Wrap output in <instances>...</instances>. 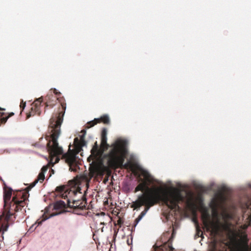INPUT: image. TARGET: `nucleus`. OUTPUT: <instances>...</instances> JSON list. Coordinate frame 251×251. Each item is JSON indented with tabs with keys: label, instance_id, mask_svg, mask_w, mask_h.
<instances>
[{
	"label": "nucleus",
	"instance_id": "obj_25",
	"mask_svg": "<svg viewBox=\"0 0 251 251\" xmlns=\"http://www.w3.org/2000/svg\"><path fill=\"white\" fill-rule=\"evenodd\" d=\"M86 145V141H85V140L82 139V140H80V143H79V147L81 148Z\"/></svg>",
	"mask_w": 251,
	"mask_h": 251
},
{
	"label": "nucleus",
	"instance_id": "obj_21",
	"mask_svg": "<svg viewBox=\"0 0 251 251\" xmlns=\"http://www.w3.org/2000/svg\"><path fill=\"white\" fill-rule=\"evenodd\" d=\"M123 223H124L123 220L121 218L118 217V219L117 221V223H115V226L118 225V226H119V227H121L122 226V225L123 224Z\"/></svg>",
	"mask_w": 251,
	"mask_h": 251
},
{
	"label": "nucleus",
	"instance_id": "obj_7",
	"mask_svg": "<svg viewBox=\"0 0 251 251\" xmlns=\"http://www.w3.org/2000/svg\"><path fill=\"white\" fill-rule=\"evenodd\" d=\"M79 194L80 199H73L72 201L70 199H67V202L69 208L82 210L86 208L87 205L86 198L82 193H79Z\"/></svg>",
	"mask_w": 251,
	"mask_h": 251
},
{
	"label": "nucleus",
	"instance_id": "obj_29",
	"mask_svg": "<svg viewBox=\"0 0 251 251\" xmlns=\"http://www.w3.org/2000/svg\"><path fill=\"white\" fill-rule=\"evenodd\" d=\"M5 109L1 107H0V111H5ZM5 115V113L4 112H0V118H2V116Z\"/></svg>",
	"mask_w": 251,
	"mask_h": 251
},
{
	"label": "nucleus",
	"instance_id": "obj_23",
	"mask_svg": "<svg viewBox=\"0 0 251 251\" xmlns=\"http://www.w3.org/2000/svg\"><path fill=\"white\" fill-rule=\"evenodd\" d=\"M37 183V181H34L33 182H32V183H31V184H30V185H29L28 187H27L26 188V190H27V191H29L30 190H31V189L32 188H33V187H34V186L36 184V183Z\"/></svg>",
	"mask_w": 251,
	"mask_h": 251
},
{
	"label": "nucleus",
	"instance_id": "obj_37",
	"mask_svg": "<svg viewBox=\"0 0 251 251\" xmlns=\"http://www.w3.org/2000/svg\"><path fill=\"white\" fill-rule=\"evenodd\" d=\"M127 243L128 245H129V240H127Z\"/></svg>",
	"mask_w": 251,
	"mask_h": 251
},
{
	"label": "nucleus",
	"instance_id": "obj_30",
	"mask_svg": "<svg viewBox=\"0 0 251 251\" xmlns=\"http://www.w3.org/2000/svg\"><path fill=\"white\" fill-rule=\"evenodd\" d=\"M224 227L226 230H229L230 228V225L228 224H226L224 225Z\"/></svg>",
	"mask_w": 251,
	"mask_h": 251
},
{
	"label": "nucleus",
	"instance_id": "obj_31",
	"mask_svg": "<svg viewBox=\"0 0 251 251\" xmlns=\"http://www.w3.org/2000/svg\"><path fill=\"white\" fill-rule=\"evenodd\" d=\"M85 134H82L80 137V140H85Z\"/></svg>",
	"mask_w": 251,
	"mask_h": 251
},
{
	"label": "nucleus",
	"instance_id": "obj_3",
	"mask_svg": "<svg viewBox=\"0 0 251 251\" xmlns=\"http://www.w3.org/2000/svg\"><path fill=\"white\" fill-rule=\"evenodd\" d=\"M101 148L105 151L108 150L104 157L107 160L108 166L112 169L121 168L127 154V142L118 139L109 145L107 138H101Z\"/></svg>",
	"mask_w": 251,
	"mask_h": 251
},
{
	"label": "nucleus",
	"instance_id": "obj_12",
	"mask_svg": "<svg viewBox=\"0 0 251 251\" xmlns=\"http://www.w3.org/2000/svg\"><path fill=\"white\" fill-rule=\"evenodd\" d=\"M4 192H3V201H4V209L6 208L5 207L8 204L9 201H10L11 196L12 190L11 188L5 186L4 187Z\"/></svg>",
	"mask_w": 251,
	"mask_h": 251
},
{
	"label": "nucleus",
	"instance_id": "obj_4",
	"mask_svg": "<svg viewBox=\"0 0 251 251\" xmlns=\"http://www.w3.org/2000/svg\"><path fill=\"white\" fill-rule=\"evenodd\" d=\"M141 173L142 176L144 177V179L140 178L139 181L141 182L135 188L134 193L139 191H145L144 193H145L151 190L157 192L160 197L163 198V195L161 194L160 188L151 189L149 188V186L154 182V179L149 173L144 170H141Z\"/></svg>",
	"mask_w": 251,
	"mask_h": 251
},
{
	"label": "nucleus",
	"instance_id": "obj_38",
	"mask_svg": "<svg viewBox=\"0 0 251 251\" xmlns=\"http://www.w3.org/2000/svg\"><path fill=\"white\" fill-rule=\"evenodd\" d=\"M221 198H222V199H223V198H224V196H221Z\"/></svg>",
	"mask_w": 251,
	"mask_h": 251
},
{
	"label": "nucleus",
	"instance_id": "obj_18",
	"mask_svg": "<svg viewBox=\"0 0 251 251\" xmlns=\"http://www.w3.org/2000/svg\"><path fill=\"white\" fill-rule=\"evenodd\" d=\"M14 115V113L13 112H11L8 114V115L7 116L0 118V123L1 124H4L6 122L8 119L10 117L13 116Z\"/></svg>",
	"mask_w": 251,
	"mask_h": 251
},
{
	"label": "nucleus",
	"instance_id": "obj_5",
	"mask_svg": "<svg viewBox=\"0 0 251 251\" xmlns=\"http://www.w3.org/2000/svg\"><path fill=\"white\" fill-rule=\"evenodd\" d=\"M176 232L174 228L164 232L161 236V240L163 244L161 245H154V251H173L172 242Z\"/></svg>",
	"mask_w": 251,
	"mask_h": 251
},
{
	"label": "nucleus",
	"instance_id": "obj_34",
	"mask_svg": "<svg viewBox=\"0 0 251 251\" xmlns=\"http://www.w3.org/2000/svg\"><path fill=\"white\" fill-rule=\"evenodd\" d=\"M81 132L82 134H86V130L85 129H83V130H81Z\"/></svg>",
	"mask_w": 251,
	"mask_h": 251
},
{
	"label": "nucleus",
	"instance_id": "obj_24",
	"mask_svg": "<svg viewBox=\"0 0 251 251\" xmlns=\"http://www.w3.org/2000/svg\"><path fill=\"white\" fill-rule=\"evenodd\" d=\"M106 134H107V130L106 128H103L101 132V138H107L106 137Z\"/></svg>",
	"mask_w": 251,
	"mask_h": 251
},
{
	"label": "nucleus",
	"instance_id": "obj_28",
	"mask_svg": "<svg viewBox=\"0 0 251 251\" xmlns=\"http://www.w3.org/2000/svg\"><path fill=\"white\" fill-rule=\"evenodd\" d=\"M80 140L78 139V138H75L74 139V144L75 145L78 146L79 145Z\"/></svg>",
	"mask_w": 251,
	"mask_h": 251
},
{
	"label": "nucleus",
	"instance_id": "obj_6",
	"mask_svg": "<svg viewBox=\"0 0 251 251\" xmlns=\"http://www.w3.org/2000/svg\"><path fill=\"white\" fill-rule=\"evenodd\" d=\"M26 204L25 199L18 201L16 197H13L12 201L10 202V206L7 208H5L4 212L6 213L5 220L9 221L10 218L13 215V213L11 212L13 210V208L15 212H17L22 209Z\"/></svg>",
	"mask_w": 251,
	"mask_h": 251
},
{
	"label": "nucleus",
	"instance_id": "obj_8",
	"mask_svg": "<svg viewBox=\"0 0 251 251\" xmlns=\"http://www.w3.org/2000/svg\"><path fill=\"white\" fill-rule=\"evenodd\" d=\"M43 101L42 97L37 99L31 104L30 111L26 114V119L35 115L39 116L41 114L40 105Z\"/></svg>",
	"mask_w": 251,
	"mask_h": 251
},
{
	"label": "nucleus",
	"instance_id": "obj_20",
	"mask_svg": "<svg viewBox=\"0 0 251 251\" xmlns=\"http://www.w3.org/2000/svg\"><path fill=\"white\" fill-rule=\"evenodd\" d=\"M219 231V226L218 225L213 224L212 227V232L217 234Z\"/></svg>",
	"mask_w": 251,
	"mask_h": 251
},
{
	"label": "nucleus",
	"instance_id": "obj_33",
	"mask_svg": "<svg viewBox=\"0 0 251 251\" xmlns=\"http://www.w3.org/2000/svg\"><path fill=\"white\" fill-rule=\"evenodd\" d=\"M140 220H138V218H136L135 220V226L138 224V223L139 222Z\"/></svg>",
	"mask_w": 251,
	"mask_h": 251
},
{
	"label": "nucleus",
	"instance_id": "obj_2",
	"mask_svg": "<svg viewBox=\"0 0 251 251\" xmlns=\"http://www.w3.org/2000/svg\"><path fill=\"white\" fill-rule=\"evenodd\" d=\"M183 200L184 197L179 190L165 194L161 198L157 192L151 190L139 196L137 200L133 202L131 207L137 209L144 206V210L140 214L143 217L151 207L157 204L160 201H162L171 210H176L179 208L178 204Z\"/></svg>",
	"mask_w": 251,
	"mask_h": 251
},
{
	"label": "nucleus",
	"instance_id": "obj_19",
	"mask_svg": "<svg viewBox=\"0 0 251 251\" xmlns=\"http://www.w3.org/2000/svg\"><path fill=\"white\" fill-rule=\"evenodd\" d=\"M45 179V175L43 173V172H40L37 178L35 180L38 182V181L42 183Z\"/></svg>",
	"mask_w": 251,
	"mask_h": 251
},
{
	"label": "nucleus",
	"instance_id": "obj_11",
	"mask_svg": "<svg viewBox=\"0 0 251 251\" xmlns=\"http://www.w3.org/2000/svg\"><path fill=\"white\" fill-rule=\"evenodd\" d=\"M80 189L78 187L77 189H75V188L73 190H70L68 192V195L69 196V198H68V196L67 195L66 192H65L64 193L62 194V197H66L68 199H70L71 201H72L73 199H80V195L79 193H81L80 191Z\"/></svg>",
	"mask_w": 251,
	"mask_h": 251
},
{
	"label": "nucleus",
	"instance_id": "obj_1",
	"mask_svg": "<svg viewBox=\"0 0 251 251\" xmlns=\"http://www.w3.org/2000/svg\"><path fill=\"white\" fill-rule=\"evenodd\" d=\"M57 100L61 103L63 111L59 112L56 117H52L50 120V136L51 139L47 144V148L50 157L49 164H51L53 166L58 163L60 160L59 155H62V158L65 159L66 163L70 166V169L74 171L73 167L76 165V153L69 148L68 152L63 154V149L59 146L57 142V139L60 134V127L63 122L66 104L61 101L59 99L56 98L53 95H48L45 99L46 107H52L56 104Z\"/></svg>",
	"mask_w": 251,
	"mask_h": 251
},
{
	"label": "nucleus",
	"instance_id": "obj_10",
	"mask_svg": "<svg viewBox=\"0 0 251 251\" xmlns=\"http://www.w3.org/2000/svg\"><path fill=\"white\" fill-rule=\"evenodd\" d=\"M107 164H108L107 163ZM107 165L108 166H105L102 164L97 165L94 168L95 173L98 175L101 176H103L105 173H110L109 169H111V168L108 166V165ZM111 169H112L111 168Z\"/></svg>",
	"mask_w": 251,
	"mask_h": 251
},
{
	"label": "nucleus",
	"instance_id": "obj_26",
	"mask_svg": "<svg viewBox=\"0 0 251 251\" xmlns=\"http://www.w3.org/2000/svg\"><path fill=\"white\" fill-rule=\"evenodd\" d=\"M49 165H46L43 166L41 170V172H43V174H45L46 172L49 168Z\"/></svg>",
	"mask_w": 251,
	"mask_h": 251
},
{
	"label": "nucleus",
	"instance_id": "obj_14",
	"mask_svg": "<svg viewBox=\"0 0 251 251\" xmlns=\"http://www.w3.org/2000/svg\"><path fill=\"white\" fill-rule=\"evenodd\" d=\"M53 207L54 209L56 210L66 208L68 207L67 203H66L62 201H59L55 202L54 204Z\"/></svg>",
	"mask_w": 251,
	"mask_h": 251
},
{
	"label": "nucleus",
	"instance_id": "obj_36",
	"mask_svg": "<svg viewBox=\"0 0 251 251\" xmlns=\"http://www.w3.org/2000/svg\"><path fill=\"white\" fill-rule=\"evenodd\" d=\"M191 204H192V205L193 206H196L195 204H194V203H192Z\"/></svg>",
	"mask_w": 251,
	"mask_h": 251
},
{
	"label": "nucleus",
	"instance_id": "obj_27",
	"mask_svg": "<svg viewBox=\"0 0 251 251\" xmlns=\"http://www.w3.org/2000/svg\"><path fill=\"white\" fill-rule=\"evenodd\" d=\"M56 191H59L60 193H62L65 191V187L64 186L57 187L56 188Z\"/></svg>",
	"mask_w": 251,
	"mask_h": 251
},
{
	"label": "nucleus",
	"instance_id": "obj_9",
	"mask_svg": "<svg viewBox=\"0 0 251 251\" xmlns=\"http://www.w3.org/2000/svg\"><path fill=\"white\" fill-rule=\"evenodd\" d=\"M100 123H103L104 124H109L110 123V119L108 116L107 115H104L101 116L100 118H96L94 120L88 122L85 127L86 128H89Z\"/></svg>",
	"mask_w": 251,
	"mask_h": 251
},
{
	"label": "nucleus",
	"instance_id": "obj_15",
	"mask_svg": "<svg viewBox=\"0 0 251 251\" xmlns=\"http://www.w3.org/2000/svg\"><path fill=\"white\" fill-rule=\"evenodd\" d=\"M5 215H6V213L3 212L2 214L0 216V220H1V219L4 218L5 222H6V223L2 224L1 226L0 230L2 231L3 233H4V232L7 231V230L8 228V226H9L8 223L9 222H10V219H9V221L8 222L6 221Z\"/></svg>",
	"mask_w": 251,
	"mask_h": 251
},
{
	"label": "nucleus",
	"instance_id": "obj_16",
	"mask_svg": "<svg viewBox=\"0 0 251 251\" xmlns=\"http://www.w3.org/2000/svg\"><path fill=\"white\" fill-rule=\"evenodd\" d=\"M208 251H222L218 248L217 242L215 241L212 242L209 245Z\"/></svg>",
	"mask_w": 251,
	"mask_h": 251
},
{
	"label": "nucleus",
	"instance_id": "obj_32",
	"mask_svg": "<svg viewBox=\"0 0 251 251\" xmlns=\"http://www.w3.org/2000/svg\"><path fill=\"white\" fill-rule=\"evenodd\" d=\"M32 145L35 146V147H36L37 148H40V145H39V143H35L34 144H33Z\"/></svg>",
	"mask_w": 251,
	"mask_h": 251
},
{
	"label": "nucleus",
	"instance_id": "obj_22",
	"mask_svg": "<svg viewBox=\"0 0 251 251\" xmlns=\"http://www.w3.org/2000/svg\"><path fill=\"white\" fill-rule=\"evenodd\" d=\"M25 105H26L25 102H24V101L22 100L20 103V108L21 109V113L25 109Z\"/></svg>",
	"mask_w": 251,
	"mask_h": 251
},
{
	"label": "nucleus",
	"instance_id": "obj_13",
	"mask_svg": "<svg viewBox=\"0 0 251 251\" xmlns=\"http://www.w3.org/2000/svg\"><path fill=\"white\" fill-rule=\"evenodd\" d=\"M104 150L101 147H99L97 142L95 143L91 151V153L96 157H100L104 152Z\"/></svg>",
	"mask_w": 251,
	"mask_h": 251
},
{
	"label": "nucleus",
	"instance_id": "obj_17",
	"mask_svg": "<svg viewBox=\"0 0 251 251\" xmlns=\"http://www.w3.org/2000/svg\"><path fill=\"white\" fill-rule=\"evenodd\" d=\"M138 166L136 164L133 163L127 164L125 165V168H129L135 175H137V173L135 170L138 168Z\"/></svg>",
	"mask_w": 251,
	"mask_h": 251
},
{
	"label": "nucleus",
	"instance_id": "obj_35",
	"mask_svg": "<svg viewBox=\"0 0 251 251\" xmlns=\"http://www.w3.org/2000/svg\"><path fill=\"white\" fill-rule=\"evenodd\" d=\"M143 216L140 215L137 218L138 219V220H140L142 218Z\"/></svg>",
	"mask_w": 251,
	"mask_h": 251
}]
</instances>
